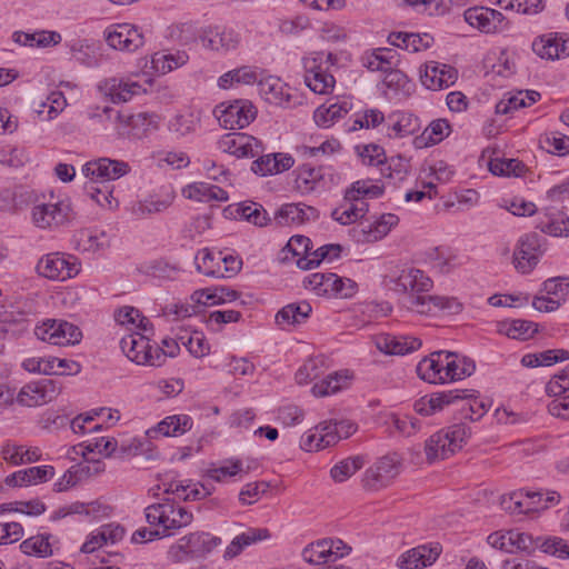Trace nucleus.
<instances>
[{"mask_svg":"<svg viewBox=\"0 0 569 569\" xmlns=\"http://www.w3.org/2000/svg\"><path fill=\"white\" fill-rule=\"evenodd\" d=\"M383 284L397 295L406 296L407 308L419 315L445 312L457 315L462 303L455 297L428 295L433 288L432 279L416 267H392L383 277Z\"/></svg>","mask_w":569,"mask_h":569,"instance_id":"obj_1","label":"nucleus"},{"mask_svg":"<svg viewBox=\"0 0 569 569\" xmlns=\"http://www.w3.org/2000/svg\"><path fill=\"white\" fill-rule=\"evenodd\" d=\"M221 543L222 539L211 532H189L168 548L167 559L176 565L204 561Z\"/></svg>","mask_w":569,"mask_h":569,"instance_id":"obj_2","label":"nucleus"},{"mask_svg":"<svg viewBox=\"0 0 569 569\" xmlns=\"http://www.w3.org/2000/svg\"><path fill=\"white\" fill-rule=\"evenodd\" d=\"M144 516L147 522L157 527L162 537L173 536L176 531L190 526L193 521V513L190 510L170 499L148 506Z\"/></svg>","mask_w":569,"mask_h":569,"instance_id":"obj_3","label":"nucleus"},{"mask_svg":"<svg viewBox=\"0 0 569 569\" xmlns=\"http://www.w3.org/2000/svg\"><path fill=\"white\" fill-rule=\"evenodd\" d=\"M471 436L470 428L465 423H457L432 435L425 446L427 459H447L460 450Z\"/></svg>","mask_w":569,"mask_h":569,"instance_id":"obj_4","label":"nucleus"},{"mask_svg":"<svg viewBox=\"0 0 569 569\" xmlns=\"http://www.w3.org/2000/svg\"><path fill=\"white\" fill-rule=\"evenodd\" d=\"M561 495L556 490H519L503 498V508L511 513H540L559 505Z\"/></svg>","mask_w":569,"mask_h":569,"instance_id":"obj_5","label":"nucleus"},{"mask_svg":"<svg viewBox=\"0 0 569 569\" xmlns=\"http://www.w3.org/2000/svg\"><path fill=\"white\" fill-rule=\"evenodd\" d=\"M120 346L128 359L137 365L161 366L164 362V353L160 347L151 345L143 331H133L124 336Z\"/></svg>","mask_w":569,"mask_h":569,"instance_id":"obj_6","label":"nucleus"},{"mask_svg":"<svg viewBox=\"0 0 569 569\" xmlns=\"http://www.w3.org/2000/svg\"><path fill=\"white\" fill-rule=\"evenodd\" d=\"M71 206L66 199L51 198L32 207V222L40 229H57L71 219Z\"/></svg>","mask_w":569,"mask_h":569,"instance_id":"obj_7","label":"nucleus"},{"mask_svg":"<svg viewBox=\"0 0 569 569\" xmlns=\"http://www.w3.org/2000/svg\"><path fill=\"white\" fill-rule=\"evenodd\" d=\"M34 335L39 340L53 346L77 345L82 339L80 328L61 319H47L34 328Z\"/></svg>","mask_w":569,"mask_h":569,"instance_id":"obj_8","label":"nucleus"},{"mask_svg":"<svg viewBox=\"0 0 569 569\" xmlns=\"http://www.w3.org/2000/svg\"><path fill=\"white\" fill-rule=\"evenodd\" d=\"M323 53H313L303 59L305 82L308 88L318 94H328L333 90L336 80L328 72V59Z\"/></svg>","mask_w":569,"mask_h":569,"instance_id":"obj_9","label":"nucleus"},{"mask_svg":"<svg viewBox=\"0 0 569 569\" xmlns=\"http://www.w3.org/2000/svg\"><path fill=\"white\" fill-rule=\"evenodd\" d=\"M214 116L224 129L237 130L249 126L256 119L257 108L249 100H234L229 104H219L214 109Z\"/></svg>","mask_w":569,"mask_h":569,"instance_id":"obj_10","label":"nucleus"},{"mask_svg":"<svg viewBox=\"0 0 569 569\" xmlns=\"http://www.w3.org/2000/svg\"><path fill=\"white\" fill-rule=\"evenodd\" d=\"M39 276L50 280L63 281L78 274L80 264L78 259L60 252L44 254L37 263Z\"/></svg>","mask_w":569,"mask_h":569,"instance_id":"obj_11","label":"nucleus"},{"mask_svg":"<svg viewBox=\"0 0 569 569\" xmlns=\"http://www.w3.org/2000/svg\"><path fill=\"white\" fill-rule=\"evenodd\" d=\"M545 253V238L527 233L519 238L513 251L515 268L526 274L533 270Z\"/></svg>","mask_w":569,"mask_h":569,"instance_id":"obj_12","label":"nucleus"},{"mask_svg":"<svg viewBox=\"0 0 569 569\" xmlns=\"http://www.w3.org/2000/svg\"><path fill=\"white\" fill-rule=\"evenodd\" d=\"M463 18L470 27L487 34L501 33L509 28L507 18L500 11L488 7L468 8Z\"/></svg>","mask_w":569,"mask_h":569,"instance_id":"obj_13","label":"nucleus"},{"mask_svg":"<svg viewBox=\"0 0 569 569\" xmlns=\"http://www.w3.org/2000/svg\"><path fill=\"white\" fill-rule=\"evenodd\" d=\"M401 463L396 455L380 458L363 475L362 483L368 490H379L387 487L399 473Z\"/></svg>","mask_w":569,"mask_h":569,"instance_id":"obj_14","label":"nucleus"},{"mask_svg":"<svg viewBox=\"0 0 569 569\" xmlns=\"http://www.w3.org/2000/svg\"><path fill=\"white\" fill-rule=\"evenodd\" d=\"M218 148L222 152L237 158H254L263 151L260 140L242 132H232L222 136L218 141Z\"/></svg>","mask_w":569,"mask_h":569,"instance_id":"obj_15","label":"nucleus"},{"mask_svg":"<svg viewBox=\"0 0 569 569\" xmlns=\"http://www.w3.org/2000/svg\"><path fill=\"white\" fill-rule=\"evenodd\" d=\"M199 40L203 48L219 53L236 50L241 43V36L233 28L209 27L202 30Z\"/></svg>","mask_w":569,"mask_h":569,"instance_id":"obj_16","label":"nucleus"},{"mask_svg":"<svg viewBox=\"0 0 569 569\" xmlns=\"http://www.w3.org/2000/svg\"><path fill=\"white\" fill-rule=\"evenodd\" d=\"M106 40L113 49L133 52L144 44V34L133 24L117 23L108 28Z\"/></svg>","mask_w":569,"mask_h":569,"instance_id":"obj_17","label":"nucleus"},{"mask_svg":"<svg viewBox=\"0 0 569 569\" xmlns=\"http://www.w3.org/2000/svg\"><path fill=\"white\" fill-rule=\"evenodd\" d=\"M131 171V167L123 160L99 158L88 161L82 167L86 177L92 180L111 181L117 180Z\"/></svg>","mask_w":569,"mask_h":569,"instance_id":"obj_18","label":"nucleus"},{"mask_svg":"<svg viewBox=\"0 0 569 569\" xmlns=\"http://www.w3.org/2000/svg\"><path fill=\"white\" fill-rule=\"evenodd\" d=\"M457 78V70L445 63L430 61L420 68L421 83L429 90L446 89L452 86Z\"/></svg>","mask_w":569,"mask_h":569,"instance_id":"obj_19","label":"nucleus"},{"mask_svg":"<svg viewBox=\"0 0 569 569\" xmlns=\"http://www.w3.org/2000/svg\"><path fill=\"white\" fill-rule=\"evenodd\" d=\"M56 395L54 382L41 380L24 385L17 395V402L24 407H38L52 401Z\"/></svg>","mask_w":569,"mask_h":569,"instance_id":"obj_20","label":"nucleus"},{"mask_svg":"<svg viewBox=\"0 0 569 569\" xmlns=\"http://www.w3.org/2000/svg\"><path fill=\"white\" fill-rule=\"evenodd\" d=\"M377 349L386 355L405 356L417 351L422 342L419 338L411 336H395L380 333L375 338Z\"/></svg>","mask_w":569,"mask_h":569,"instance_id":"obj_21","label":"nucleus"},{"mask_svg":"<svg viewBox=\"0 0 569 569\" xmlns=\"http://www.w3.org/2000/svg\"><path fill=\"white\" fill-rule=\"evenodd\" d=\"M338 443L337 433H332L331 421H323L303 433L300 447L312 452L326 449Z\"/></svg>","mask_w":569,"mask_h":569,"instance_id":"obj_22","label":"nucleus"},{"mask_svg":"<svg viewBox=\"0 0 569 569\" xmlns=\"http://www.w3.org/2000/svg\"><path fill=\"white\" fill-rule=\"evenodd\" d=\"M399 223L398 216L393 213H383L373 222L360 224V229L355 230L357 241L376 242L385 238L393 227Z\"/></svg>","mask_w":569,"mask_h":569,"instance_id":"obj_23","label":"nucleus"},{"mask_svg":"<svg viewBox=\"0 0 569 569\" xmlns=\"http://www.w3.org/2000/svg\"><path fill=\"white\" fill-rule=\"evenodd\" d=\"M163 492L171 493L184 501H197L211 495V488L206 483L191 480H170L162 482Z\"/></svg>","mask_w":569,"mask_h":569,"instance_id":"obj_24","label":"nucleus"},{"mask_svg":"<svg viewBox=\"0 0 569 569\" xmlns=\"http://www.w3.org/2000/svg\"><path fill=\"white\" fill-rule=\"evenodd\" d=\"M319 212L316 208L303 203H286L274 214L278 226L302 224L316 220Z\"/></svg>","mask_w":569,"mask_h":569,"instance_id":"obj_25","label":"nucleus"},{"mask_svg":"<svg viewBox=\"0 0 569 569\" xmlns=\"http://www.w3.org/2000/svg\"><path fill=\"white\" fill-rule=\"evenodd\" d=\"M441 548L439 545L418 546L402 553L397 561L402 569H419L432 565L439 557Z\"/></svg>","mask_w":569,"mask_h":569,"instance_id":"obj_26","label":"nucleus"},{"mask_svg":"<svg viewBox=\"0 0 569 569\" xmlns=\"http://www.w3.org/2000/svg\"><path fill=\"white\" fill-rule=\"evenodd\" d=\"M174 192L167 190L160 194H150L146 199L132 203L131 212L138 218H147L154 213L166 211L174 200Z\"/></svg>","mask_w":569,"mask_h":569,"instance_id":"obj_27","label":"nucleus"},{"mask_svg":"<svg viewBox=\"0 0 569 569\" xmlns=\"http://www.w3.org/2000/svg\"><path fill=\"white\" fill-rule=\"evenodd\" d=\"M532 50L543 59H560L569 54V40L557 33L543 34L533 41Z\"/></svg>","mask_w":569,"mask_h":569,"instance_id":"obj_28","label":"nucleus"},{"mask_svg":"<svg viewBox=\"0 0 569 569\" xmlns=\"http://www.w3.org/2000/svg\"><path fill=\"white\" fill-rule=\"evenodd\" d=\"M421 128L420 120L407 111H395L387 118V134L391 138H403L417 133Z\"/></svg>","mask_w":569,"mask_h":569,"instance_id":"obj_29","label":"nucleus"},{"mask_svg":"<svg viewBox=\"0 0 569 569\" xmlns=\"http://www.w3.org/2000/svg\"><path fill=\"white\" fill-rule=\"evenodd\" d=\"M443 375L445 380L447 381H455L460 380L466 377H469L473 373L476 366L475 362L465 357L460 356L457 352H450L443 350Z\"/></svg>","mask_w":569,"mask_h":569,"instance_id":"obj_30","label":"nucleus"},{"mask_svg":"<svg viewBox=\"0 0 569 569\" xmlns=\"http://www.w3.org/2000/svg\"><path fill=\"white\" fill-rule=\"evenodd\" d=\"M259 93L274 106L286 107L291 101L290 87L277 77H268L259 81Z\"/></svg>","mask_w":569,"mask_h":569,"instance_id":"obj_31","label":"nucleus"},{"mask_svg":"<svg viewBox=\"0 0 569 569\" xmlns=\"http://www.w3.org/2000/svg\"><path fill=\"white\" fill-rule=\"evenodd\" d=\"M259 158L252 162V171L260 176L277 174L289 170L295 164V160L287 153H270L258 156Z\"/></svg>","mask_w":569,"mask_h":569,"instance_id":"obj_32","label":"nucleus"},{"mask_svg":"<svg viewBox=\"0 0 569 569\" xmlns=\"http://www.w3.org/2000/svg\"><path fill=\"white\" fill-rule=\"evenodd\" d=\"M443 350L435 351L417 365L416 371L420 379L429 383H445Z\"/></svg>","mask_w":569,"mask_h":569,"instance_id":"obj_33","label":"nucleus"},{"mask_svg":"<svg viewBox=\"0 0 569 569\" xmlns=\"http://www.w3.org/2000/svg\"><path fill=\"white\" fill-rule=\"evenodd\" d=\"M258 69L251 66H241L221 74L217 86L222 90L240 86H251L258 81Z\"/></svg>","mask_w":569,"mask_h":569,"instance_id":"obj_34","label":"nucleus"},{"mask_svg":"<svg viewBox=\"0 0 569 569\" xmlns=\"http://www.w3.org/2000/svg\"><path fill=\"white\" fill-rule=\"evenodd\" d=\"M58 539L51 533H38L29 537L20 543V549L26 556L48 558L53 555Z\"/></svg>","mask_w":569,"mask_h":569,"instance_id":"obj_35","label":"nucleus"},{"mask_svg":"<svg viewBox=\"0 0 569 569\" xmlns=\"http://www.w3.org/2000/svg\"><path fill=\"white\" fill-rule=\"evenodd\" d=\"M269 538L270 532L267 528H249L232 539L224 550L223 558L232 559L240 555L246 547Z\"/></svg>","mask_w":569,"mask_h":569,"instance_id":"obj_36","label":"nucleus"},{"mask_svg":"<svg viewBox=\"0 0 569 569\" xmlns=\"http://www.w3.org/2000/svg\"><path fill=\"white\" fill-rule=\"evenodd\" d=\"M14 42L31 47V48H46L56 46L61 42V34L56 31L38 30L33 32L16 31L12 34Z\"/></svg>","mask_w":569,"mask_h":569,"instance_id":"obj_37","label":"nucleus"},{"mask_svg":"<svg viewBox=\"0 0 569 569\" xmlns=\"http://www.w3.org/2000/svg\"><path fill=\"white\" fill-rule=\"evenodd\" d=\"M349 100H341L329 106L322 104L315 110V122L322 128H329L343 118L351 110Z\"/></svg>","mask_w":569,"mask_h":569,"instance_id":"obj_38","label":"nucleus"},{"mask_svg":"<svg viewBox=\"0 0 569 569\" xmlns=\"http://www.w3.org/2000/svg\"><path fill=\"white\" fill-rule=\"evenodd\" d=\"M312 308L307 301L292 302L284 306L276 315V322L281 327L297 326L306 322Z\"/></svg>","mask_w":569,"mask_h":569,"instance_id":"obj_39","label":"nucleus"},{"mask_svg":"<svg viewBox=\"0 0 569 569\" xmlns=\"http://www.w3.org/2000/svg\"><path fill=\"white\" fill-rule=\"evenodd\" d=\"M76 250L80 252H96L108 246L104 232H96L90 229L78 230L72 237Z\"/></svg>","mask_w":569,"mask_h":569,"instance_id":"obj_40","label":"nucleus"},{"mask_svg":"<svg viewBox=\"0 0 569 569\" xmlns=\"http://www.w3.org/2000/svg\"><path fill=\"white\" fill-rule=\"evenodd\" d=\"M391 46L401 48L410 52H418L430 47L432 38L425 33L423 36L408 32H391L388 37Z\"/></svg>","mask_w":569,"mask_h":569,"instance_id":"obj_41","label":"nucleus"},{"mask_svg":"<svg viewBox=\"0 0 569 569\" xmlns=\"http://www.w3.org/2000/svg\"><path fill=\"white\" fill-rule=\"evenodd\" d=\"M347 201L343 198V203L331 212V218L340 224L347 226L355 223L361 219L368 211V204L363 201Z\"/></svg>","mask_w":569,"mask_h":569,"instance_id":"obj_42","label":"nucleus"},{"mask_svg":"<svg viewBox=\"0 0 569 569\" xmlns=\"http://www.w3.org/2000/svg\"><path fill=\"white\" fill-rule=\"evenodd\" d=\"M385 192V186L370 179L358 180L346 191L347 201H360L365 198L377 199Z\"/></svg>","mask_w":569,"mask_h":569,"instance_id":"obj_43","label":"nucleus"},{"mask_svg":"<svg viewBox=\"0 0 569 569\" xmlns=\"http://www.w3.org/2000/svg\"><path fill=\"white\" fill-rule=\"evenodd\" d=\"M188 60L189 56L186 51H176L169 53L157 52L152 56L151 64L157 72L166 74L184 66Z\"/></svg>","mask_w":569,"mask_h":569,"instance_id":"obj_44","label":"nucleus"},{"mask_svg":"<svg viewBox=\"0 0 569 569\" xmlns=\"http://www.w3.org/2000/svg\"><path fill=\"white\" fill-rule=\"evenodd\" d=\"M450 133V124L446 119L433 120L422 132L416 138L415 143L418 148H423L441 142Z\"/></svg>","mask_w":569,"mask_h":569,"instance_id":"obj_45","label":"nucleus"},{"mask_svg":"<svg viewBox=\"0 0 569 569\" xmlns=\"http://www.w3.org/2000/svg\"><path fill=\"white\" fill-rule=\"evenodd\" d=\"M221 252H212L209 249H202L196 256L197 270L212 278H222Z\"/></svg>","mask_w":569,"mask_h":569,"instance_id":"obj_46","label":"nucleus"},{"mask_svg":"<svg viewBox=\"0 0 569 569\" xmlns=\"http://www.w3.org/2000/svg\"><path fill=\"white\" fill-rule=\"evenodd\" d=\"M323 179L322 168L302 164L297 169L296 187L302 193L316 190Z\"/></svg>","mask_w":569,"mask_h":569,"instance_id":"obj_47","label":"nucleus"},{"mask_svg":"<svg viewBox=\"0 0 569 569\" xmlns=\"http://www.w3.org/2000/svg\"><path fill=\"white\" fill-rule=\"evenodd\" d=\"M192 419L188 415H174L164 418L154 431L166 437H179L190 430Z\"/></svg>","mask_w":569,"mask_h":569,"instance_id":"obj_48","label":"nucleus"},{"mask_svg":"<svg viewBox=\"0 0 569 569\" xmlns=\"http://www.w3.org/2000/svg\"><path fill=\"white\" fill-rule=\"evenodd\" d=\"M199 122V118L192 112L179 113L169 120L168 130L176 138H183L194 133Z\"/></svg>","mask_w":569,"mask_h":569,"instance_id":"obj_49","label":"nucleus"},{"mask_svg":"<svg viewBox=\"0 0 569 569\" xmlns=\"http://www.w3.org/2000/svg\"><path fill=\"white\" fill-rule=\"evenodd\" d=\"M114 318L119 325L128 327L132 332L137 329L143 332L148 330L149 320L134 307H121L117 310Z\"/></svg>","mask_w":569,"mask_h":569,"instance_id":"obj_50","label":"nucleus"},{"mask_svg":"<svg viewBox=\"0 0 569 569\" xmlns=\"http://www.w3.org/2000/svg\"><path fill=\"white\" fill-rule=\"evenodd\" d=\"M348 383V376L343 372L329 373L321 381L313 385L311 392L316 397H327L340 391Z\"/></svg>","mask_w":569,"mask_h":569,"instance_id":"obj_51","label":"nucleus"},{"mask_svg":"<svg viewBox=\"0 0 569 569\" xmlns=\"http://www.w3.org/2000/svg\"><path fill=\"white\" fill-rule=\"evenodd\" d=\"M302 558L305 561L312 565H321L335 561L332 551H330L328 539H322L307 546L302 550Z\"/></svg>","mask_w":569,"mask_h":569,"instance_id":"obj_52","label":"nucleus"},{"mask_svg":"<svg viewBox=\"0 0 569 569\" xmlns=\"http://www.w3.org/2000/svg\"><path fill=\"white\" fill-rule=\"evenodd\" d=\"M537 325L532 321L515 319L501 325L500 331L511 339L528 340L537 332Z\"/></svg>","mask_w":569,"mask_h":569,"instance_id":"obj_53","label":"nucleus"},{"mask_svg":"<svg viewBox=\"0 0 569 569\" xmlns=\"http://www.w3.org/2000/svg\"><path fill=\"white\" fill-rule=\"evenodd\" d=\"M363 459L359 456L349 457L336 463L330 475L336 482H343L363 467Z\"/></svg>","mask_w":569,"mask_h":569,"instance_id":"obj_54","label":"nucleus"},{"mask_svg":"<svg viewBox=\"0 0 569 569\" xmlns=\"http://www.w3.org/2000/svg\"><path fill=\"white\" fill-rule=\"evenodd\" d=\"M489 170L495 176L520 177L526 171V166L518 159H492Z\"/></svg>","mask_w":569,"mask_h":569,"instance_id":"obj_55","label":"nucleus"},{"mask_svg":"<svg viewBox=\"0 0 569 569\" xmlns=\"http://www.w3.org/2000/svg\"><path fill=\"white\" fill-rule=\"evenodd\" d=\"M110 96L114 102H127L142 91V86L132 80H112Z\"/></svg>","mask_w":569,"mask_h":569,"instance_id":"obj_56","label":"nucleus"},{"mask_svg":"<svg viewBox=\"0 0 569 569\" xmlns=\"http://www.w3.org/2000/svg\"><path fill=\"white\" fill-rule=\"evenodd\" d=\"M540 146L549 153L566 156L569 153V137L560 132H549L540 138Z\"/></svg>","mask_w":569,"mask_h":569,"instance_id":"obj_57","label":"nucleus"},{"mask_svg":"<svg viewBox=\"0 0 569 569\" xmlns=\"http://www.w3.org/2000/svg\"><path fill=\"white\" fill-rule=\"evenodd\" d=\"M340 147H341L340 142L337 139H328V140L321 142L319 146H312V147L306 146V144L298 146L296 148V151L301 158L309 159V158L319 157L320 154L321 156L332 154L336 151H338L340 149Z\"/></svg>","mask_w":569,"mask_h":569,"instance_id":"obj_58","label":"nucleus"},{"mask_svg":"<svg viewBox=\"0 0 569 569\" xmlns=\"http://www.w3.org/2000/svg\"><path fill=\"white\" fill-rule=\"evenodd\" d=\"M179 340L196 358H202L210 352V345L202 332L194 331L188 337L181 336Z\"/></svg>","mask_w":569,"mask_h":569,"instance_id":"obj_59","label":"nucleus"},{"mask_svg":"<svg viewBox=\"0 0 569 569\" xmlns=\"http://www.w3.org/2000/svg\"><path fill=\"white\" fill-rule=\"evenodd\" d=\"M102 508H103L102 505L99 503L98 501H92V502H88V503L76 501V502H72L70 505H67V506L60 508L57 511V517L63 518L69 515H86V516L97 517L100 513Z\"/></svg>","mask_w":569,"mask_h":569,"instance_id":"obj_60","label":"nucleus"},{"mask_svg":"<svg viewBox=\"0 0 569 569\" xmlns=\"http://www.w3.org/2000/svg\"><path fill=\"white\" fill-rule=\"evenodd\" d=\"M467 398V390H449L442 392L432 393L428 400L431 408L436 412L443 410L447 406L455 403L458 400H465Z\"/></svg>","mask_w":569,"mask_h":569,"instance_id":"obj_61","label":"nucleus"},{"mask_svg":"<svg viewBox=\"0 0 569 569\" xmlns=\"http://www.w3.org/2000/svg\"><path fill=\"white\" fill-rule=\"evenodd\" d=\"M21 367L30 372L38 375L51 376L57 373L53 367V357H30L22 361Z\"/></svg>","mask_w":569,"mask_h":569,"instance_id":"obj_62","label":"nucleus"},{"mask_svg":"<svg viewBox=\"0 0 569 569\" xmlns=\"http://www.w3.org/2000/svg\"><path fill=\"white\" fill-rule=\"evenodd\" d=\"M88 196L100 207L112 210L118 208L119 202L113 197L112 191L107 186L97 188L93 184L86 186Z\"/></svg>","mask_w":569,"mask_h":569,"instance_id":"obj_63","label":"nucleus"},{"mask_svg":"<svg viewBox=\"0 0 569 569\" xmlns=\"http://www.w3.org/2000/svg\"><path fill=\"white\" fill-rule=\"evenodd\" d=\"M240 217L254 226L263 227L269 221L266 210L258 203L241 204L238 208Z\"/></svg>","mask_w":569,"mask_h":569,"instance_id":"obj_64","label":"nucleus"}]
</instances>
